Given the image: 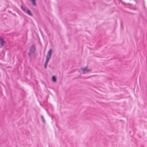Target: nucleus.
<instances>
[{"label": "nucleus", "mask_w": 147, "mask_h": 147, "mask_svg": "<svg viewBox=\"0 0 147 147\" xmlns=\"http://www.w3.org/2000/svg\"><path fill=\"white\" fill-rule=\"evenodd\" d=\"M52 53V50L51 49H50L47 53L46 60L44 64V67L45 68H47L48 63L51 58Z\"/></svg>", "instance_id": "1"}, {"label": "nucleus", "mask_w": 147, "mask_h": 147, "mask_svg": "<svg viewBox=\"0 0 147 147\" xmlns=\"http://www.w3.org/2000/svg\"><path fill=\"white\" fill-rule=\"evenodd\" d=\"M80 69L83 71V73L84 74L89 73L92 71V69L88 68L87 66L81 68Z\"/></svg>", "instance_id": "2"}, {"label": "nucleus", "mask_w": 147, "mask_h": 147, "mask_svg": "<svg viewBox=\"0 0 147 147\" xmlns=\"http://www.w3.org/2000/svg\"><path fill=\"white\" fill-rule=\"evenodd\" d=\"M35 51V46L34 45H32L30 48V52L28 53L29 55L30 56L31 54L34 53Z\"/></svg>", "instance_id": "3"}, {"label": "nucleus", "mask_w": 147, "mask_h": 147, "mask_svg": "<svg viewBox=\"0 0 147 147\" xmlns=\"http://www.w3.org/2000/svg\"><path fill=\"white\" fill-rule=\"evenodd\" d=\"M113 2L116 4H117L118 3H120L121 2L123 3L122 1L121 0H114Z\"/></svg>", "instance_id": "4"}, {"label": "nucleus", "mask_w": 147, "mask_h": 147, "mask_svg": "<svg viewBox=\"0 0 147 147\" xmlns=\"http://www.w3.org/2000/svg\"><path fill=\"white\" fill-rule=\"evenodd\" d=\"M36 0H30V1L32 2V3L34 5L36 6V5L35 2Z\"/></svg>", "instance_id": "5"}, {"label": "nucleus", "mask_w": 147, "mask_h": 147, "mask_svg": "<svg viewBox=\"0 0 147 147\" xmlns=\"http://www.w3.org/2000/svg\"><path fill=\"white\" fill-rule=\"evenodd\" d=\"M21 8L24 11V12H26V7H24L22 5H21Z\"/></svg>", "instance_id": "6"}, {"label": "nucleus", "mask_w": 147, "mask_h": 147, "mask_svg": "<svg viewBox=\"0 0 147 147\" xmlns=\"http://www.w3.org/2000/svg\"><path fill=\"white\" fill-rule=\"evenodd\" d=\"M26 12L29 15L31 16H32V14L31 13L30 11L29 10H27L26 11Z\"/></svg>", "instance_id": "7"}, {"label": "nucleus", "mask_w": 147, "mask_h": 147, "mask_svg": "<svg viewBox=\"0 0 147 147\" xmlns=\"http://www.w3.org/2000/svg\"><path fill=\"white\" fill-rule=\"evenodd\" d=\"M52 80L54 82H56V78L55 76H53L52 78Z\"/></svg>", "instance_id": "8"}, {"label": "nucleus", "mask_w": 147, "mask_h": 147, "mask_svg": "<svg viewBox=\"0 0 147 147\" xmlns=\"http://www.w3.org/2000/svg\"><path fill=\"white\" fill-rule=\"evenodd\" d=\"M41 118L42 121L43 122V123H45V119H44L42 115V116H41Z\"/></svg>", "instance_id": "9"}]
</instances>
